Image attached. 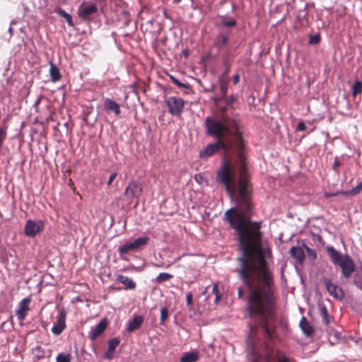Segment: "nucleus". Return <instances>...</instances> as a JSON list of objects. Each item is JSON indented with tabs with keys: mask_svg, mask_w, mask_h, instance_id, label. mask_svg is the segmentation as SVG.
Instances as JSON below:
<instances>
[{
	"mask_svg": "<svg viewBox=\"0 0 362 362\" xmlns=\"http://www.w3.org/2000/svg\"><path fill=\"white\" fill-rule=\"evenodd\" d=\"M104 107L106 111L112 112L116 116L119 115L121 113L119 105L110 98L105 99Z\"/></svg>",
	"mask_w": 362,
	"mask_h": 362,
	"instance_id": "12",
	"label": "nucleus"
},
{
	"mask_svg": "<svg viewBox=\"0 0 362 362\" xmlns=\"http://www.w3.org/2000/svg\"><path fill=\"white\" fill-rule=\"evenodd\" d=\"M49 74L53 82H57L61 79L62 76L59 69L53 62H50Z\"/></svg>",
	"mask_w": 362,
	"mask_h": 362,
	"instance_id": "18",
	"label": "nucleus"
},
{
	"mask_svg": "<svg viewBox=\"0 0 362 362\" xmlns=\"http://www.w3.org/2000/svg\"><path fill=\"white\" fill-rule=\"evenodd\" d=\"M320 41V36L317 35H310L309 37V43L312 45L318 44Z\"/></svg>",
	"mask_w": 362,
	"mask_h": 362,
	"instance_id": "33",
	"label": "nucleus"
},
{
	"mask_svg": "<svg viewBox=\"0 0 362 362\" xmlns=\"http://www.w3.org/2000/svg\"><path fill=\"white\" fill-rule=\"evenodd\" d=\"M343 192H344V191H341V192H336V193L325 192V194H324V196H325V198H329V197H332V196H337V195H338V194H343V193H342Z\"/></svg>",
	"mask_w": 362,
	"mask_h": 362,
	"instance_id": "41",
	"label": "nucleus"
},
{
	"mask_svg": "<svg viewBox=\"0 0 362 362\" xmlns=\"http://www.w3.org/2000/svg\"><path fill=\"white\" fill-rule=\"evenodd\" d=\"M239 81H240V75L235 74L233 78V84L236 85L239 83Z\"/></svg>",
	"mask_w": 362,
	"mask_h": 362,
	"instance_id": "45",
	"label": "nucleus"
},
{
	"mask_svg": "<svg viewBox=\"0 0 362 362\" xmlns=\"http://www.w3.org/2000/svg\"><path fill=\"white\" fill-rule=\"evenodd\" d=\"M236 100V97L233 95H231L228 99L226 100V103L228 105H232Z\"/></svg>",
	"mask_w": 362,
	"mask_h": 362,
	"instance_id": "40",
	"label": "nucleus"
},
{
	"mask_svg": "<svg viewBox=\"0 0 362 362\" xmlns=\"http://www.w3.org/2000/svg\"><path fill=\"white\" fill-rule=\"evenodd\" d=\"M142 192V187L139 182L132 180L128 183L124 190V196L132 204L136 200V205L139 204V199Z\"/></svg>",
	"mask_w": 362,
	"mask_h": 362,
	"instance_id": "4",
	"label": "nucleus"
},
{
	"mask_svg": "<svg viewBox=\"0 0 362 362\" xmlns=\"http://www.w3.org/2000/svg\"><path fill=\"white\" fill-rule=\"evenodd\" d=\"M221 92L222 98H224L226 96V93H227V87L226 85L221 84Z\"/></svg>",
	"mask_w": 362,
	"mask_h": 362,
	"instance_id": "37",
	"label": "nucleus"
},
{
	"mask_svg": "<svg viewBox=\"0 0 362 362\" xmlns=\"http://www.w3.org/2000/svg\"><path fill=\"white\" fill-rule=\"evenodd\" d=\"M66 313L65 310L60 311L57 321L52 328V332L56 335H59L66 328Z\"/></svg>",
	"mask_w": 362,
	"mask_h": 362,
	"instance_id": "9",
	"label": "nucleus"
},
{
	"mask_svg": "<svg viewBox=\"0 0 362 362\" xmlns=\"http://www.w3.org/2000/svg\"><path fill=\"white\" fill-rule=\"evenodd\" d=\"M170 79L172 80V81L177 86H178L179 88H185V89H189L190 88V86L187 83H182L181 81H180L177 78H176L175 77L173 76H170Z\"/></svg>",
	"mask_w": 362,
	"mask_h": 362,
	"instance_id": "31",
	"label": "nucleus"
},
{
	"mask_svg": "<svg viewBox=\"0 0 362 362\" xmlns=\"http://www.w3.org/2000/svg\"><path fill=\"white\" fill-rule=\"evenodd\" d=\"M144 322V317L141 315L135 316L133 320H129L127 327V331L129 333L139 329Z\"/></svg>",
	"mask_w": 362,
	"mask_h": 362,
	"instance_id": "13",
	"label": "nucleus"
},
{
	"mask_svg": "<svg viewBox=\"0 0 362 362\" xmlns=\"http://www.w3.org/2000/svg\"><path fill=\"white\" fill-rule=\"evenodd\" d=\"M362 191V182L358 183L355 187L351 190L343 192L344 195H356Z\"/></svg>",
	"mask_w": 362,
	"mask_h": 362,
	"instance_id": "27",
	"label": "nucleus"
},
{
	"mask_svg": "<svg viewBox=\"0 0 362 362\" xmlns=\"http://www.w3.org/2000/svg\"><path fill=\"white\" fill-rule=\"evenodd\" d=\"M33 353L37 359H41L44 358L45 351L44 349L40 346H37L33 349Z\"/></svg>",
	"mask_w": 362,
	"mask_h": 362,
	"instance_id": "28",
	"label": "nucleus"
},
{
	"mask_svg": "<svg viewBox=\"0 0 362 362\" xmlns=\"http://www.w3.org/2000/svg\"><path fill=\"white\" fill-rule=\"evenodd\" d=\"M290 255L300 264H303L305 258L303 248L301 247H292L290 250Z\"/></svg>",
	"mask_w": 362,
	"mask_h": 362,
	"instance_id": "14",
	"label": "nucleus"
},
{
	"mask_svg": "<svg viewBox=\"0 0 362 362\" xmlns=\"http://www.w3.org/2000/svg\"><path fill=\"white\" fill-rule=\"evenodd\" d=\"M149 238L146 236L139 237L135 239L133 242L136 250L139 249L141 246L146 245L148 243Z\"/></svg>",
	"mask_w": 362,
	"mask_h": 362,
	"instance_id": "23",
	"label": "nucleus"
},
{
	"mask_svg": "<svg viewBox=\"0 0 362 362\" xmlns=\"http://www.w3.org/2000/svg\"><path fill=\"white\" fill-rule=\"evenodd\" d=\"M98 7L95 4H90L88 6L84 4H81L78 9V17L83 21H88L91 16L97 13Z\"/></svg>",
	"mask_w": 362,
	"mask_h": 362,
	"instance_id": "8",
	"label": "nucleus"
},
{
	"mask_svg": "<svg viewBox=\"0 0 362 362\" xmlns=\"http://www.w3.org/2000/svg\"><path fill=\"white\" fill-rule=\"evenodd\" d=\"M71 355L68 353H59L56 357V362H71Z\"/></svg>",
	"mask_w": 362,
	"mask_h": 362,
	"instance_id": "26",
	"label": "nucleus"
},
{
	"mask_svg": "<svg viewBox=\"0 0 362 362\" xmlns=\"http://www.w3.org/2000/svg\"><path fill=\"white\" fill-rule=\"evenodd\" d=\"M257 327L256 326H253V325H251L250 326V337L252 338L253 337L255 336L256 334V332H257Z\"/></svg>",
	"mask_w": 362,
	"mask_h": 362,
	"instance_id": "39",
	"label": "nucleus"
},
{
	"mask_svg": "<svg viewBox=\"0 0 362 362\" xmlns=\"http://www.w3.org/2000/svg\"><path fill=\"white\" fill-rule=\"evenodd\" d=\"M121 340L119 337H114L109 340L107 349L104 354L103 358L107 361H111L115 357V353L117 346L119 344Z\"/></svg>",
	"mask_w": 362,
	"mask_h": 362,
	"instance_id": "10",
	"label": "nucleus"
},
{
	"mask_svg": "<svg viewBox=\"0 0 362 362\" xmlns=\"http://www.w3.org/2000/svg\"><path fill=\"white\" fill-rule=\"evenodd\" d=\"M218 284H214L213 285V288H212V293H213L215 296H216V294H218Z\"/></svg>",
	"mask_w": 362,
	"mask_h": 362,
	"instance_id": "44",
	"label": "nucleus"
},
{
	"mask_svg": "<svg viewBox=\"0 0 362 362\" xmlns=\"http://www.w3.org/2000/svg\"><path fill=\"white\" fill-rule=\"evenodd\" d=\"M168 111L172 116L180 117L185 108L186 102L182 98L170 96L165 99Z\"/></svg>",
	"mask_w": 362,
	"mask_h": 362,
	"instance_id": "3",
	"label": "nucleus"
},
{
	"mask_svg": "<svg viewBox=\"0 0 362 362\" xmlns=\"http://www.w3.org/2000/svg\"><path fill=\"white\" fill-rule=\"evenodd\" d=\"M168 317V310L167 308H163L160 310V323L163 324Z\"/></svg>",
	"mask_w": 362,
	"mask_h": 362,
	"instance_id": "32",
	"label": "nucleus"
},
{
	"mask_svg": "<svg viewBox=\"0 0 362 362\" xmlns=\"http://www.w3.org/2000/svg\"><path fill=\"white\" fill-rule=\"evenodd\" d=\"M221 299V295L219 294H216V300H215V302L216 303H218V301Z\"/></svg>",
	"mask_w": 362,
	"mask_h": 362,
	"instance_id": "48",
	"label": "nucleus"
},
{
	"mask_svg": "<svg viewBox=\"0 0 362 362\" xmlns=\"http://www.w3.org/2000/svg\"><path fill=\"white\" fill-rule=\"evenodd\" d=\"M354 284L359 288L361 290H362V284L357 279V276L355 277L354 280Z\"/></svg>",
	"mask_w": 362,
	"mask_h": 362,
	"instance_id": "43",
	"label": "nucleus"
},
{
	"mask_svg": "<svg viewBox=\"0 0 362 362\" xmlns=\"http://www.w3.org/2000/svg\"><path fill=\"white\" fill-rule=\"evenodd\" d=\"M186 301H187V305L188 306L192 305V302H193V294H192V293L189 292V293H188L187 294Z\"/></svg>",
	"mask_w": 362,
	"mask_h": 362,
	"instance_id": "36",
	"label": "nucleus"
},
{
	"mask_svg": "<svg viewBox=\"0 0 362 362\" xmlns=\"http://www.w3.org/2000/svg\"><path fill=\"white\" fill-rule=\"evenodd\" d=\"M31 300L29 298H23L18 304L19 308L16 310V314L19 320H25L30 310L29 304Z\"/></svg>",
	"mask_w": 362,
	"mask_h": 362,
	"instance_id": "11",
	"label": "nucleus"
},
{
	"mask_svg": "<svg viewBox=\"0 0 362 362\" xmlns=\"http://www.w3.org/2000/svg\"><path fill=\"white\" fill-rule=\"evenodd\" d=\"M362 91V83L359 81H356L352 86V94L356 96Z\"/></svg>",
	"mask_w": 362,
	"mask_h": 362,
	"instance_id": "29",
	"label": "nucleus"
},
{
	"mask_svg": "<svg viewBox=\"0 0 362 362\" xmlns=\"http://www.w3.org/2000/svg\"><path fill=\"white\" fill-rule=\"evenodd\" d=\"M320 314L322 318V320L326 325H329L331 322L332 317L329 316L327 308L322 305H319Z\"/></svg>",
	"mask_w": 362,
	"mask_h": 362,
	"instance_id": "19",
	"label": "nucleus"
},
{
	"mask_svg": "<svg viewBox=\"0 0 362 362\" xmlns=\"http://www.w3.org/2000/svg\"><path fill=\"white\" fill-rule=\"evenodd\" d=\"M305 129H306V126H305V123L303 121L300 122L298 124L297 130L298 131H305Z\"/></svg>",
	"mask_w": 362,
	"mask_h": 362,
	"instance_id": "38",
	"label": "nucleus"
},
{
	"mask_svg": "<svg viewBox=\"0 0 362 362\" xmlns=\"http://www.w3.org/2000/svg\"><path fill=\"white\" fill-rule=\"evenodd\" d=\"M136 247L133 243V242L126 243L122 246H120L118 249V251L121 255H125L128 253L131 250H136Z\"/></svg>",
	"mask_w": 362,
	"mask_h": 362,
	"instance_id": "22",
	"label": "nucleus"
},
{
	"mask_svg": "<svg viewBox=\"0 0 362 362\" xmlns=\"http://www.w3.org/2000/svg\"><path fill=\"white\" fill-rule=\"evenodd\" d=\"M108 326V320L107 318L102 319L98 324L92 327L88 333V338L90 341H95L105 331Z\"/></svg>",
	"mask_w": 362,
	"mask_h": 362,
	"instance_id": "6",
	"label": "nucleus"
},
{
	"mask_svg": "<svg viewBox=\"0 0 362 362\" xmlns=\"http://www.w3.org/2000/svg\"><path fill=\"white\" fill-rule=\"evenodd\" d=\"M204 124L207 135L216 141L200 151L199 157L209 158L223 151L224 160L217 172V179L238 205V208L227 210L223 218L237 233L242 252V257L238 259L240 267L235 272L248 292H275L274 276L261 244L262 222L251 221L253 189L244 153V127L238 119L226 116L223 122L208 117Z\"/></svg>",
	"mask_w": 362,
	"mask_h": 362,
	"instance_id": "1",
	"label": "nucleus"
},
{
	"mask_svg": "<svg viewBox=\"0 0 362 362\" xmlns=\"http://www.w3.org/2000/svg\"><path fill=\"white\" fill-rule=\"evenodd\" d=\"M228 42V37L225 35H219L216 37L214 41V46L218 49H221L223 46H225Z\"/></svg>",
	"mask_w": 362,
	"mask_h": 362,
	"instance_id": "20",
	"label": "nucleus"
},
{
	"mask_svg": "<svg viewBox=\"0 0 362 362\" xmlns=\"http://www.w3.org/2000/svg\"><path fill=\"white\" fill-rule=\"evenodd\" d=\"M182 0H173V1L176 4H178Z\"/></svg>",
	"mask_w": 362,
	"mask_h": 362,
	"instance_id": "49",
	"label": "nucleus"
},
{
	"mask_svg": "<svg viewBox=\"0 0 362 362\" xmlns=\"http://www.w3.org/2000/svg\"><path fill=\"white\" fill-rule=\"evenodd\" d=\"M238 298H242L243 296V288H239L238 290Z\"/></svg>",
	"mask_w": 362,
	"mask_h": 362,
	"instance_id": "47",
	"label": "nucleus"
},
{
	"mask_svg": "<svg viewBox=\"0 0 362 362\" xmlns=\"http://www.w3.org/2000/svg\"><path fill=\"white\" fill-rule=\"evenodd\" d=\"M45 228V223L42 220L37 221L28 219L25 225L24 233L28 237H35Z\"/></svg>",
	"mask_w": 362,
	"mask_h": 362,
	"instance_id": "5",
	"label": "nucleus"
},
{
	"mask_svg": "<svg viewBox=\"0 0 362 362\" xmlns=\"http://www.w3.org/2000/svg\"><path fill=\"white\" fill-rule=\"evenodd\" d=\"M248 349H249V351H250V354L252 355V362H259V360L260 358V355L257 353H256L255 350V346H254V344L248 341Z\"/></svg>",
	"mask_w": 362,
	"mask_h": 362,
	"instance_id": "24",
	"label": "nucleus"
},
{
	"mask_svg": "<svg viewBox=\"0 0 362 362\" xmlns=\"http://www.w3.org/2000/svg\"><path fill=\"white\" fill-rule=\"evenodd\" d=\"M173 277V276L169 273H160L156 278V281L158 284H161L164 281L171 279Z\"/></svg>",
	"mask_w": 362,
	"mask_h": 362,
	"instance_id": "25",
	"label": "nucleus"
},
{
	"mask_svg": "<svg viewBox=\"0 0 362 362\" xmlns=\"http://www.w3.org/2000/svg\"><path fill=\"white\" fill-rule=\"evenodd\" d=\"M116 280L124 284L125 286L126 289H134L136 288V284L134 281L125 276L122 274H118L116 277Z\"/></svg>",
	"mask_w": 362,
	"mask_h": 362,
	"instance_id": "15",
	"label": "nucleus"
},
{
	"mask_svg": "<svg viewBox=\"0 0 362 362\" xmlns=\"http://www.w3.org/2000/svg\"><path fill=\"white\" fill-rule=\"evenodd\" d=\"M341 165V162L339 160L337 157H335L334 163L332 165V169L336 173H339V168Z\"/></svg>",
	"mask_w": 362,
	"mask_h": 362,
	"instance_id": "35",
	"label": "nucleus"
},
{
	"mask_svg": "<svg viewBox=\"0 0 362 362\" xmlns=\"http://www.w3.org/2000/svg\"><path fill=\"white\" fill-rule=\"evenodd\" d=\"M116 177H117L116 173H112L108 179L107 182V185H110L112 183V182L114 181V180L116 178Z\"/></svg>",
	"mask_w": 362,
	"mask_h": 362,
	"instance_id": "42",
	"label": "nucleus"
},
{
	"mask_svg": "<svg viewBox=\"0 0 362 362\" xmlns=\"http://www.w3.org/2000/svg\"><path fill=\"white\" fill-rule=\"evenodd\" d=\"M55 12L61 17L65 18L69 26H74V22L71 16L66 13L64 9L59 8L55 10Z\"/></svg>",
	"mask_w": 362,
	"mask_h": 362,
	"instance_id": "21",
	"label": "nucleus"
},
{
	"mask_svg": "<svg viewBox=\"0 0 362 362\" xmlns=\"http://www.w3.org/2000/svg\"><path fill=\"white\" fill-rule=\"evenodd\" d=\"M199 358L197 351H193L185 353L180 358V362H197Z\"/></svg>",
	"mask_w": 362,
	"mask_h": 362,
	"instance_id": "17",
	"label": "nucleus"
},
{
	"mask_svg": "<svg viewBox=\"0 0 362 362\" xmlns=\"http://www.w3.org/2000/svg\"><path fill=\"white\" fill-rule=\"evenodd\" d=\"M324 284L327 292L333 298L338 300H341L344 298L343 290L337 284H333L329 279L325 278Z\"/></svg>",
	"mask_w": 362,
	"mask_h": 362,
	"instance_id": "7",
	"label": "nucleus"
},
{
	"mask_svg": "<svg viewBox=\"0 0 362 362\" xmlns=\"http://www.w3.org/2000/svg\"><path fill=\"white\" fill-rule=\"evenodd\" d=\"M303 247L305 250V251L307 252V254L313 259H316L317 257V252L315 250L310 248L306 244H305L304 243H303Z\"/></svg>",
	"mask_w": 362,
	"mask_h": 362,
	"instance_id": "30",
	"label": "nucleus"
},
{
	"mask_svg": "<svg viewBox=\"0 0 362 362\" xmlns=\"http://www.w3.org/2000/svg\"><path fill=\"white\" fill-rule=\"evenodd\" d=\"M326 250L332 263L340 267L343 276L346 279L349 278L355 271L353 259L347 255L342 256L332 246L327 247Z\"/></svg>",
	"mask_w": 362,
	"mask_h": 362,
	"instance_id": "2",
	"label": "nucleus"
},
{
	"mask_svg": "<svg viewBox=\"0 0 362 362\" xmlns=\"http://www.w3.org/2000/svg\"><path fill=\"white\" fill-rule=\"evenodd\" d=\"M299 326L305 335L307 337H310L313 335V328L305 317H303L300 320Z\"/></svg>",
	"mask_w": 362,
	"mask_h": 362,
	"instance_id": "16",
	"label": "nucleus"
},
{
	"mask_svg": "<svg viewBox=\"0 0 362 362\" xmlns=\"http://www.w3.org/2000/svg\"><path fill=\"white\" fill-rule=\"evenodd\" d=\"M226 110V107H223V108L221 109V113H222V115H223L222 117H223L226 116V117H228L229 119H230L228 115H224V113H225ZM235 119H238V118H235ZM238 120L241 122V121H240L239 119H238ZM220 122H223V118H221V121H220Z\"/></svg>",
	"mask_w": 362,
	"mask_h": 362,
	"instance_id": "46",
	"label": "nucleus"
},
{
	"mask_svg": "<svg viewBox=\"0 0 362 362\" xmlns=\"http://www.w3.org/2000/svg\"><path fill=\"white\" fill-rule=\"evenodd\" d=\"M222 25L224 26V27H228V28H232V27H234L236 25V21L233 19H231V20H224L222 21L221 23Z\"/></svg>",
	"mask_w": 362,
	"mask_h": 362,
	"instance_id": "34",
	"label": "nucleus"
}]
</instances>
